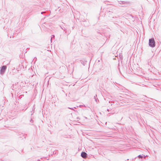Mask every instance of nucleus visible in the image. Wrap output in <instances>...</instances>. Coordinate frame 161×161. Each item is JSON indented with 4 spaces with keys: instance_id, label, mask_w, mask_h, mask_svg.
I'll return each instance as SVG.
<instances>
[{
    "instance_id": "nucleus-1",
    "label": "nucleus",
    "mask_w": 161,
    "mask_h": 161,
    "mask_svg": "<svg viewBox=\"0 0 161 161\" xmlns=\"http://www.w3.org/2000/svg\"><path fill=\"white\" fill-rule=\"evenodd\" d=\"M149 45L150 47H154L155 46V43L153 38H151L149 39Z\"/></svg>"
},
{
    "instance_id": "nucleus-2",
    "label": "nucleus",
    "mask_w": 161,
    "mask_h": 161,
    "mask_svg": "<svg viewBox=\"0 0 161 161\" xmlns=\"http://www.w3.org/2000/svg\"><path fill=\"white\" fill-rule=\"evenodd\" d=\"M7 69V66L6 65H3L0 68V74L1 75H3Z\"/></svg>"
},
{
    "instance_id": "nucleus-3",
    "label": "nucleus",
    "mask_w": 161,
    "mask_h": 161,
    "mask_svg": "<svg viewBox=\"0 0 161 161\" xmlns=\"http://www.w3.org/2000/svg\"><path fill=\"white\" fill-rule=\"evenodd\" d=\"M87 154L85 152H82L81 154V156L83 158H86Z\"/></svg>"
},
{
    "instance_id": "nucleus-4",
    "label": "nucleus",
    "mask_w": 161,
    "mask_h": 161,
    "mask_svg": "<svg viewBox=\"0 0 161 161\" xmlns=\"http://www.w3.org/2000/svg\"><path fill=\"white\" fill-rule=\"evenodd\" d=\"M119 2H120L119 3L120 4H125V3H126V2L125 1H120Z\"/></svg>"
},
{
    "instance_id": "nucleus-5",
    "label": "nucleus",
    "mask_w": 161,
    "mask_h": 161,
    "mask_svg": "<svg viewBox=\"0 0 161 161\" xmlns=\"http://www.w3.org/2000/svg\"><path fill=\"white\" fill-rule=\"evenodd\" d=\"M60 27L62 30H63L64 31H65L66 33H67V30L65 29H64V28L62 27L61 26H60Z\"/></svg>"
},
{
    "instance_id": "nucleus-6",
    "label": "nucleus",
    "mask_w": 161,
    "mask_h": 161,
    "mask_svg": "<svg viewBox=\"0 0 161 161\" xmlns=\"http://www.w3.org/2000/svg\"><path fill=\"white\" fill-rule=\"evenodd\" d=\"M54 37H55L54 35H52V36L51 37V41H52V38H53Z\"/></svg>"
},
{
    "instance_id": "nucleus-7",
    "label": "nucleus",
    "mask_w": 161,
    "mask_h": 161,
    "mask_svg": "<svg viewBox=\"0 0 161 161\" xmlns=\"http://www.w3.org/2000/svg\"><path fill=\"white\" fill-rule=\"evenodd\" d=\"M138 157L139 158H142V156L141 155H138Z\"/></svg>"
},
{
    "instance_id": "nucleus-8",
    "label": "nucleus",
    "mask_w": 161,
    "mask_h": 161,
    "mask_svg": "<svg viewBox=\"0 0 161 161\" xmlns=\"http://www.w3.org/2000/svg\"><path fill=\"white\" fill-rule=\"evenodd\" d=\"M94 98H95V101L97 103V99L96 98V97L95 96H94Z\"/></svg>"
},
{
    "instance_id": "nucleus-9",
    "label": "nucleus",
    "mask_w": 161,
    "mask_h": 161,
    "mask_svg": "<svg viewBox=\"0 0 161 161\" xmlns=\"http://www.w3.org/2000/svg\"><path fill=\"white\" fill-rule=\"evenodd\" d=\"M68 108L69 109H71L73 110H74L73 108H70V107H68Z\"/></svg>"
},
{
    "instance_id": "nucleus-10",
    "label": "nucleus",
    "mask_w": 161,
    "mask_h": 161,
    "mask_svg": "<svg viewBox=\"0 0 161 161\" xmlns=\"http://www.w3.org/2000/svg\"><path fill=\"white\" fill-rule=\"evenodd\" d=\"M33 120L32 119H31L30 120V122L32 123L33 122Z\"/></svg>"
},
{
    "instance_id": "nucleus-11",
    "label": "nucleus",
    "mask_w": 161,
    "mask_h": 161,
    "mask_svg": "<svg viewBox=\"0 0 161 161\" xmlns=\"http://www.w3.org/2000/svg\"><path fill=\"white\" fill-rule=\"evenodd\" d=\"M45 13V12H42L41 13V14H43V13Z\"/></svg>"
},
{
    "instance_id": "nucleus-12",
    "label": "nucleus",
    "mask_w": 161,
    "mask_h": 161,
    "mask_svg": "<svg viewBox=\"0 0 161 161\" xmlns=\"http://www.w3.org/2000/svg\"><path fill=\"white\" fill-rule=\"evenodd\" d=\"M107 111H108L109 112V109H107Z\"/></svg>"
},
{
    "instance_id": "nucleus-13",
    "label": "nucleus",
    "mask_w": 161,
    "mask_h": 161,
    "mask_svg": "<svg viewBox=\"0 0 161 161\" xmlns=\"http://www.w3.org/2000/svg\"><path fill=\"white\" fill-rule=\"evenodd\" d=\"M33 113H34V111H33V113H32V114H33Z\"/></svg>"
},
{
    "instance_id": "nucleus-14",
    "label": "nucleus",
    "mask_w": 161,
    "mask_h": 161,
    "mask_svg": "<svg viewBox=\"0 0 161 161\" xmlns=\"http://www.w3.org/2000/svg\"><path fill=\"white\" fill-rule=\"evenodd\" d=\"M33 113H34V111H33V113H32V114H33Z\"/></svg>"
},
{
    "instance_id": "nucleus-15",
    "label": "nucleus",
    "mask_w": 161,
    "mask_h": 161,
    "mask_svg": "<svg viewBox=\"0 0 161 161\" xmlns=\"http://www.w3.org/2000/svg\"><path fill=\"white\" fill-rule=\"evenodd\" d=\"M68 34H69V32H68Z\"/></svg>"
},
{
    "instance_id": "nucleus-16",
    "label": "nucleus",
    "mask_w": 161,
    "mask_h": 161,
    "mask_svg": "<svg viewBox=\"0 0 161 161\" xmlns=\"http://www.w3.org/2000/svg\"><path fill=\"white\" fill-rule=\"evenodd\" d=\"M74 108H76V107H74Z\"/></svg>"
},
{
    "instance_id": "nucleus-17",
    "label": "nucleus",
    "mask_w": 161,
    "mask_h": 161,
    "mask_svg": "<svg viewBox=\"0 0 161 161\" xmlns=\"http://www.w3.org/2000/svg\"><path fill=\"white\" fill-rule=\"evenodd\" d=\"M85 119H87V118L86 117H85Z\"/></svg>"
}]
</instances>
